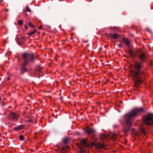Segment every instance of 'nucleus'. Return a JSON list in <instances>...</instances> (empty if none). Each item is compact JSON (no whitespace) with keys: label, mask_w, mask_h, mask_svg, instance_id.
Listing matches in <instances>:
<instances>
[{"label":"nucleus","mask_w":153,"mask_h":153,"mask_svg":"<svg viewBox=\"0 0 153 153\" xmlns=\"http://www.w3.org/2000/svg\"><path fill=\"white\" fill-rule=\"evenodd\" d=\"M87 41H83V42H86Z\"/></svg>","instance_id":"obj_30"},{"label":"nucleus","mask_w":153,"mask_h":153,"mask_svg":"<svg viewBox=\"0 0 153 153\" xmlns=\"http://www.w3.org/2000/svg\"><path fill=\"white\" fill-rule=\"evenodd\" d=\"M23 67L20 69V72L21 74H24L27 71V70L26 68L24 66Z\"/></svg>","instance_id":"obj_11"},{"label":"nucleus","mask_w":153,"mask_h":153,"mask_svg":"<svg viewBox=\"0 0 153 153\" xmlns=\"http://www.w3.org/2000/svg\"><path fill=\"white\" fill-rule=\"evenodd\" d=\"M146 30L148 32H151V30L149 28H146Z\"/></svg>","instance_id":"obj_21"},{"label":"nucleus","mask_w":153,"mask_h":153,"mask_svg":"<svg viewBox=\"0 0 153 153\" xmlns=\"http://www.w3.org/2000/svg\"><path fill=\"white\" fill-rule=\"evenodd\" d=\"M25 126L24 125H21L17 127H16L13 128V130L15 131H19L22 130L24 128Z\"/></svg>","instance_id":"obj_8"},{"label":"nucleus","mask_w":153,"mask_h":153,"mask_svg":"<svg viewBox=\"0 0 153 153\" xmlns=\"http://www.w3.org/2000/svg\"><path fill=\"white\" fill-rule=\"evenodd\" d=\"M7 54H8V53H6V54H5V56H7Z\"/></svg>","instance_id":"obj_31"},{"label":"nucleus","mask_w":153,"mask_h":153,"mask_svg":"<svg viewBox=\"0 0 153 153\" xmlns=\"http://www.w3.org/2000/svg\"><path fill=\"white\" fill-rule=\"evenodd\" d=\"M26 11L27 12H30V10L29 8L28 7H26Z\"/></svg>","instance_id":"obj_20"},{"label":"nucleus","mask_w":153,"mask_h":153,"mask_svg":"<svg viewBox=\"0 0 153 153\" xmlns=\"http://www.w3.org/2000/svg\"><path fill=\"white\" fill-rule=\"evenodd\" d=\"M19 118V114L14 112H10L8 116L9 120L13 122L18 121Z\"/></svg>","instance_id":"obj_6"},{"label":"nucleus","mask_w":153,"mask_h":153,"mask_svg":"<svg viewBox=\"0 0 153 153\" xmlns=\"http://www.w3.org/2000/svg\"><path fill=\"white\" fill-rule=\"evenodd\" d=\"M24 62L22 65V66H25L30 61H34V58L33 54L29 53H24L22 55Z\"/></svg>","instance_id":"obj_4"},{"label":"nucleus","mask_w":153,"mask_h":153,"mask_svg":"<svg viewBox=\"0 0 153 153\" xmlns=\"http://www.w3.org/2000/svg\"><path fill=\"white\" fill-rule=\"evenodd\" d=\"M6 113V112H5V113H4L3 114H0V115H3V116H4V115Z\"/></svg>","instance_id":"obj_27"},{"label":"nucleus","mask_w":153,"mask_h":153,"mask_svg":"<svg viewBox=\"0 0 153 153\" xmlns=\"http://www.w3.org/2000/svg\"><path fill=\"white\" fill-rule=\"evenodd\" d=\"M28 25L30 27H32V28H33L34 27V26L30 22L28 23Z\"/></svg>","instance_id":"obj_17"},{"label":"nucleus","mask_w":153,"mask_h":153,"mask_svg":"<svg viewBox=\"0 0 153 153\" xmlns=\"http://www.w3.org/2000/svg\"><path fill=\"white\" fill-rule=\"evenodd\" d=\"M36 68L38 72L40 73H41V68L40 66H38L36 67Z\"/></svg>","instance_id":"obj_14"},{"label":"nucleus","mask_w":153,"mask_h":153,"mask_svg":"<svg viewBox=\"0 0 153 153\" xmlns=\"http://www.w3.org/2000/svg\"><path fill=\"white\" fill-rule=\"evenodd\" d=\"M1 98L0 97V102L1 101Z\"/></svg>","instance_id":"obj_32"},{"label":"nucleus","mask_w":153,"mask_h":153,"mask_svg":"<svg viewBox=\"0 0 153 153\" xmlns=\"http://www.w3.org/2000/svg\"><path fill=\"white\" fill-rule=\"evenodd\" d=\"M24 137L23 136L20 135L19 136V139L21 140H22L24 139Z\"/></svg>","instance_id":"obj_18"},{"label":"nucleus","mask_w":153,"mask_h":153,"mask_svg":"<svg viewBox=\"0 0 153 153\" xmlns=\"http://www.w3.org/2000/svg\"><path fill=\"white\" fill-rule=\"evenodd\" d=\"M84 131L88 134H93L95 130L93 128H90L88 126H87L83 128Z\"/></svg>","instance_id":"obj_7"},{"label":"nucleus","mask_w":153,"mask_h":153,"mask_svg":"<svg viewBox=\"0 0 153 153\" xmlns=\"http://www.w3.org/2000/svg\"><path fill=\"white\" fill-rule=\"evenodd\" d=\"M110 36L112 37L114 39H118L119 37V36L116 33H111Z\"/></svg>","instance_id":"obj_12"},{"label":"nucleus","mask_w":153,"mask_h":153,"mask_svg":"<svg viewBox=\"0 0 153 153\" xmlns=\"http://www.w3.org/2000/svg\"><path fill=\"white\" fill-rule=\"evenodd\" d=\"M118 126V125H114L113 127L114 128H115L117 127Z\"/></svg>","instance_id":"obj_22"},{"label":"nucleus","mask_w":153,"mask_h":153,"mask_svg":"<svg viewBox=\"0 0 153 153\" xmlns=\"http://www.w3.org/2000/svg\"><path fill=\"white\" fill-rule=\"evenodd\" d=\"M11 52L10 53H9V55H10V54H11Z\"/></svg>","instance_id":"obj_34"},{"label":"nucleus","mask_w":153,"mask_h":153,"mask_svg":"<svg viewBox=\"0 0 153 153\" xmlns=\"http://www.w3.org/2000/svg\"><path fill=\"white\" fill-rule=\"evenodd\" d=\"M118 46L120 48L122 47L121 45L120 44L118 45Z\"/></svg>","instance_id":"obj_25"},{"label":"nucleus","mask_w":153,"mask_h":153,"mask_svg":"<svg viewBox=\"0 0 153 153\" xmlns=\"http://www.w3.org/2000/svg\"><path fill=\"white\" fill-rule=\"evenodd\" d=\"M144 111V109L141 107L134 108L123 116L124 122L119 120V121L123 124L124 122L126 123V127L124 126V130L125 132H128L131 129L135 118L139 115L140 113Z\"/></svg>","instance_id":"obj_1"},{"label":"nucleus","mask_w":153,"mask_h":153,"mask_svg":"<svg viewBox=\"0 0 153 153\" xmlns=\"http://www.w3.org/2000/svg\"><path fill=\"white\" fill-rule=\"evenodd\" d=\"M134 68L136 71H132L133 76L136 78L137 81L136 82L137 85H139V84L142 82L143 80H145V79H143L146 76V75L144 72L140 71L143 67L142 64L136 60L133 61Z\"/></svg>","instance_id":"obj_2"},{"label":"nucleus","mask_w":153,"mask_h":153,"mask_svg":"<svg viewBox=\"0 0 153 153\" xmlns=\"http://www.w3.org/2000/svg\"><path fill=\"white\" fill-rule=\"evenodd\" d=\"M128 53L131 56L134 57H135V55H134L133 52L131 50H129L128 51Z\"/></svg>","instance_id":"obj_13"},{"label":"nucleus","mask_w":153,"mask_h":153,"mask_svg":"<svg viewBox=\"0 0 153 153\" xmlns=\"http://www.w3.org/2000/svg\"><path fill=\"white\" fill-rule=\"evenodd\" d=\"M42 26L41 25L39 27V28L40 29H41L42 28Z\"/></svg>","instance_id":"obj_24"},{"label":"nucleus","mask_w":153,"mask_h":153,"mask_svg":"<svg viewBox=\"0 0 153 153\" xmlns=\"http://www.w3.org/2000/svg\"><path fill=\"white\" fill-rule=\"evenodd\" d=\"M36 32V30H34L33 31L30 32L29 33V35L30 36H31V35H33Z\"/></svg>","instance_id":"obj_15"},{"label":"nucleus","mask_w":153,"mask_h":153,"mask_svg":"<svg viewBox=\"0 0 153 153\" xmlns=\"http://www.w3.org/2000/svg\"><path fill=\"white\" fill-rule=\"evenodd\" d=\"M32 120L31 119H29L28 121V122H32Z\"/></svg>","instance_id":"obj_26"},{"label":"nucleus","mask_w":153,"mask_h":153,"mask_svg":"<svg viewBox=\"0 0 153 153\" xmlns=\"http://www.w3.org/2000/svg\"><path fill=\"white\" fill-rule=\"evenodd\" d=\"M62 153H66V152H63Z\"/></svg>","instance_id":"obj_35"},{"label":"nucleus","mask_w":153,"mask_h":153,"mask_svg":"<svg viewBox=\"0 0 153 153\" xmlns=\"http://www.w3.org/2000/svg\"><path fill=\"white\" fill-rule=\"evenodd\" d=\"M123 40L127 47H129L130 46L131 44L130 41L128 39L124 38L123 39Z\"/></svg>","instance_id":"obj_9"},{"label":"nucleus","mask_w":153,"mask_h":153,"mask_svg":"<svg viewBox=\"0 0 153 153\" xmlns=\"http://www.w3.org/2000/svg\"><path fill=\"white\" fill-rule=\"evenodd\" d=\"M78 147V153H85V148L86 147H88L90 146L88 144L86 140L84 139H82L80 143L77 144Z\"/></svg>","instance_id":"obj_3"},{"label":"nucleus","mask_w":153,"mask_h":153,"mask_svg":"<svg viewBox=\"0 0 153 153\" xmlns=\"http://www.w3.org/2000/svg\"><path fill=\"white\" fill-rule=\"evenodd\" d=\"M10 79V77H7V80H9Z\"/></svg>","instance_id":"obj_28"},{"label":"nucleus","mask_w":153,"mask_h":153,"mask_svg":"<svg viewBox=\"0 0 153 153\" xmlns=\"http://www.w3.org/2000/svg\"><path fill=\"white\" fill-rule=\"evenodd\" d=\"M143 132H144V130H143Z\"/></svg>","instance_id":"obj_36"},{"label":"nucleus","mask_w":153,"mask_h":153,"mask_svg":"<svg viewBox=\"0 0 153 153\" xmlns=\"http://www.w3.org/2000/svg\"><path fill=\"white\" fill-rule=\"evenodd\" d=\"M140 59L142 62H143L145 61V59L146 58V56L144 53H141L139 56Z\"/></svg>","instance_id":"obj_10"},{"label":"nucleus","mask_w":153,"mask_h":153,"mask_svg":"<svg viewBox=\"0 0 153 153\" xmlns=\"http://www.w3.org/2000/svg\"><path fill=\"white\" fill-rule=\"evenodd\" d=\"M143 122L149 126L153 125V114H149L144 116L143 118Z\"/></svg>","instance_id":"obj_5"},{"label":"nucleus","mask_w":153,"mask_h":153,"mask_svg":"<svg viewBox=\"0 0 153 153\" xmlns=\"http://www.w3.org/2000/svg\"><path fill=\"white\" fill-rule=\"evenodd\" d=\"M18 24L19 25H22L23 24V21L21 20H19L17 21Z\"/></svg>","instance_id":"obj_16"},{"label":"nucleus","mask_w":153,"mask_h":153,"mask_svg":"<svg viewBox=\"0 0 153 153\" xmlns=\"http://www.w3.org/2000/svg\"><path fill=\"white\" fill-rule=\"evenodd\" d=\"M102 136L103 137H105V135L104 134H102Z\"/></svg>","instance_id":"obj_29"},{"label":"nucleus","mask_w":153,"mask_h":153,"mask_svg":"<svg viewBox=\"0 0 153 153\" xmlns=\"http://www.w3.org/2000/svg\"><path fill=\"white\" fill-rule=\"evenodd\" d=\"M68 140L67 139H65L63 140V142L64 143H67Z\"/></svg>","instance_id":"obj_19"},{"label":"nucleus","mask_w":153,"mask_h":153,"mask_svg":"<svg viewBox=\"0 0 153 153\" xmlns=\"http://www.w3.org/2000/svg\"><path fill=\"white\" fill-rule=\"evenodd\" d=\"M4 105V104H3L2 105V106H3Z\"/></svg>","instance_id":"obj_37"},{"label":"nucleus","mask_w":153,"mask_h":153,"mask_svg":"<svg viewBox=\"0 0 153 153\" xmlns=\"http://www.w3.org/2000/svg\"><path fill=\"white\" fill-rule=\"evenodd\" d=\"M6 10L7 11H8V10L7 9H6Z\"/></svg>","instance_id":"obj_33"},{"label":"nucleus","mask_w":153,"mask_h":153,"mask_svg":"<svg viewBox=\"0 0 153 153\" xmlns=\"http://www.w3.org/2000/svg\"><path fill=\"white\" fill-rule=\"evenodd\" d=\"M27 27L26 25H25V29H27Z\"/></svg>","instance_id":"obj_23"}]
</instances>
